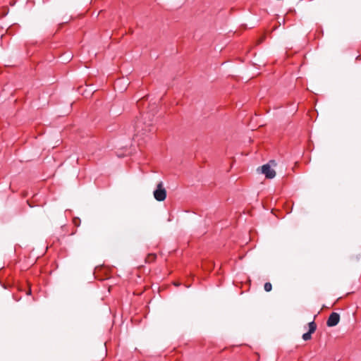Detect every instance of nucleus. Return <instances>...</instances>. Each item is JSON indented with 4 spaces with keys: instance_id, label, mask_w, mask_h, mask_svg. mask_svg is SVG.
<instances>
[{
    "instance_id": "nucleus-4",
    "label": "nucleus",
    "mask_w": 361,
    "mask_h": 361,
    "mask_svg": "<svg viewBox=\"0 0 361 361\" xmlns=\"http://www.w3.org/2000/svg\"><path fill=\"white\" fill-rule=\"evenodd\" d=\"M308 326H309L308 332L305 333L302 335V338H303L304 341H308V340L311 339L312 334H313L316 331V329H317V325H316V324H315V322L314 321L310 322L308 324Z\"/></svg>"
},
{
    "instance_id": "nucleus-6",
    "label": "nucleus",
    "mask_w": 361,
    "mask_h": 361,
    "mask_svg": "<svg viewBox=\"0 0 361 361\" xmlns=\"http://www.w3.org/2000/svg\"><path fill=\"white\" fill-rule=\"evenodd\" d=\"M269 163H271V164H275V161H270Z\"/></svg>"
},
{
    "instance_id": "nucleus-3",
    "label": "nucleus",
    "mask_w": 361,
    "mask_h": 361,
    "mask_svg": "<svg viewBox=\"0 0 361 361\" xmlns=\"http://www.w3.org/2000/svg\"><path fill=\"white\" fill-rule=\"evenodd\" d=\"M340 321V315L338 313L336 312H332L327 321H326V325L329 327L335 326H336Z\"/></svg>"
},
{
    "instance_id": "nucleus-5",
    "label": "nucleus",
    "mask_w": 361,
    "mask_h": 361,
    "mask_svg": "<svg viewBox=\"0 0 361 361\" xmlns=\"http://www.w3.org/2000/svg\"><path fill=\"white\" fill-rule=\"evenodd\" d=\"M264 288L265 291L269 292L272 289V285L271 283L267 282L264 283Z\"/></svg>"
},
{
    "instance_id": "nucleus-2",
    "label": "nucleus",
    "mask_w": 361,
    "mask_h": 361,
    "mask_svg": "<svg viewBox=\"0 0 361 361\" xmlns=\"http://www.w3.org/2000/svg\"><path fill=\"white\" fill-rule=\"evenodd\" d=\"M261 171L266 178H273L276 176L275 171L271 168V166L269 164H264L262 166Z\"/></svg>"
},
{
    "instance_id": "nucleus-1",
    "label": "nucleus",
    "mask_w": 361,
    "mask_h": 361,
    "mask_svg": "<svg viewBox=\"0 0 361 361\" xmlns=\"http://www.w3.org/2000/svg\"><path fill=\"white\" fill-rule=\"evenodd\" d=\"M154 197L157 201H164L166 197V191L164 188L163 183L157 184L156 190L154 191Z\"/></svg>"
}]
</instances>
